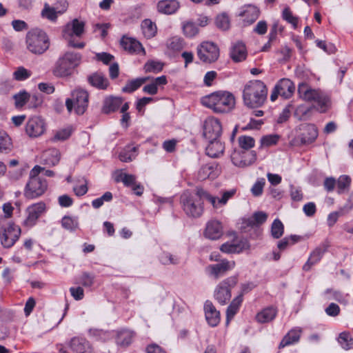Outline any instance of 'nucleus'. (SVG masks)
<instances>
[{
	"label": "nucleus",
	"mask_w": 353,
	"mask_h": 353,
	"mask_svg": "<svg viewBox=\"0 0 353 353\" xmlns=\"http://www.w3.org/2000/svg\"><path fill=\"white\" fill-rule=\"evenodd\" d=\"M221 196L210 194L201 188H196L195 192H185L181 196V204L185 213L190 217H200L204 211L203 200L208 201L214 209H219L226 205L228 200L232 198L235 189L221 191Z\"/></svg>",
	"instance_id": "obj_1"
},
{
	"label": "nucleus",
	"mask_w": 353,
	"mask_h": 353,
	"mask_svg": "<svg viewBox=\"0 0 353 353\" xmlns=\"http://www.w3.org/2000/svg\"><path fill=\"white\" fill-rule=\"evenodd\" d=\"M201 103L216 114H225L234 108L235 99L229 92L217 91L202 97Z\"/></svg>",
	"instance_id": "obj_2"
},
{
	"label": "nucleus",
	"mask_w": 353,
	"mask_h": 353,
	"mask_svg": "<svg viewBox=\"0 0 353 353\" xmlns=\"http://www.w3.org/2000/svg\"><path fill=\"white\" fill-rule=\"evenodd\" d=\"M268 94L266 85L259 80L251 81L244 88V104L250 108L262 105Z\"/></svg>",
	"instance_id": "obj_3"
},
{
	"label": "nucleus",
	"mask_w": 353,
	"mask_h": 353,
	"mask_svg": "<svg viewBox=\"0 0 353 353\" xmlns=\"http://www.w3.org/2000/svg\"><path fill=\"white\" fill-rule=\"evenodd\" d=\"M27 49L32 54H42L50 46V40L47 34L39 28L32 29L26 36Z\"/></svg>",
	"instance_id": "obj_4"
},
{
	"label": "nucleus",
	"mask_w": 353,
	"mask_h": 353,
	"mask_svg": "<svg viewBox=\"0 0 353 353\" xmlns=\"http://www.w3.org/2000/svg\"><path fill=\"white\" fill-rule=\"evenodd\" d=\"M43 170L40 165H35L30 172V180L26 185L25 194L28 198L33 199L41 196L47 188L46 180L38 177Z\"/></svg>",
	"instance_id": "obj_5"
},
{
	"label": "nucleus",
	"mask_w": 353,
	"mask_h": 353,
	"mask_svg": "<svg viewBox=\"0 0 353 353\" xmlns=\"http://www.w3.org/2000/svg\"><path fill=\"white\" fill-rule=\"evenodd\" d=\"M89 103L88 92L81 88H76L72 92L71 98L65 100V105L69 112L74 109L77 114L82 115L86 111Z\"/></svg>",
	"instance_id": "obj_6"
},
{
	"label": "nucleus",
	"mask_w": 353,
	"mask_h": 353,
	"mask_svg": "<svg viewBox=\"0 0 353 353\" xmlns=\"http://www.w3.org/2000/svg\"><path fill=\"white\" fill-rule=\"evenodd\" d=\"M85 23L77 19H73L70 23L64 27L62 34L63 37L68 41V46L75 48H83L85 43L75 42L74 37H81L84 33Z\"/></svg>",
	"instance_id": "obj_7"
},
{
	"label": "nucleus",
	"mask_w": 353,
	"mask_h": 353,
	"mask_svg": "<svg viewBox=\"0 0 353 353\" xmlns=\"http://www.w3.org/2000/svg\"><path fill=\"white\" fill-rule=\"evenodd\" d=\"M237 283V277L230 276L221 281L216 288L214 298L221 304L225 305L231 298V289Z\"/></svg>",
	"instance_id": "obj_8"
},
{
	"label": "nucleus",
	"mask_w": 353,
	"mask_h": 353,
	"mask_svg": "<svg viewBox=\"0 0 353 353\" xmlns=\"http://www.w3.org/2000/svg\"><path fill=\"white\" fill-rule=\"evenodd\" d=\"M21 228L14 224H8L0 228V242L5 248L12 247L19 239Z\"/></svg>",
	"instance_id": "obj_9"
},
{
	"label": "nucleus",
	"mask_w": 353,
	"mask_h": 353,
	"mask_svg": "<svg viewBox=\"0 0 353 353\" xmlns=\"http://www.w3.org/2000/svg\"><path fill=\"white\" fill-rule=\"evenodd\" d=\"M197 56L203 63H210L216 61L219 57L218 46L209 41H204L196 48Z\"/></svg>",
	"instance_id": "obj_10"
},
{
	"label": "nucleus",
	"mask_w": 353,
	"mask_h": 353,
	"mask_svg": "<svg viewBox=\"0 0 353 353\" xmlns=\"http://www.w3.org/2000/svg\"><path fill=\"white\" fill-rule=\"evenodd\" d=\"M234 266V262L226 259L221 260L220 263L209 265L205 268V272L210 278L218 280L223 276L227 272Z\"/></svg>",
	"instance_id": "obj_11"
},
{
	"label": "nucleus",
	"mask_w": 353,
	"mask_h": 353,
	"mask_svg": "<svg viewBox=\"0 0 353 353\" xmlns=\"http://www.w3.org/2000/svg\"><path fill=\"white\" fill-rule=\"evenodd\" d=\"M46 123L41 117L34 116L29 118L26 126V134L31 138L41 136L46 131Z\"/></svg>",
	"instance_id": "obj_12"
},
{
	"label": "nucleus",
	"mask_w": 353,
	"mask_h": 353,
	"mask_svg": "<svg viewBox=\"0 0 353 353\" xmlns=\"http://www.w3.org/2000/svg\"><path fill=\"white\" fill-rule=\"evenodd\" d=\"M222 132V126L219 119L210 117L203 123V135L208 140L219 139Z\"/></svg>",
	"instance_id": "obj_13"
},
{
	"label": "nucleus",
	"mask_w": 353,
	"mask_h": 353,
	"mask_svg": "<svg viewBox=\"0 0 353 353\" xmlns=\"http://www.w3.org/2000/svg\"><path fill=\"white\" fill-rule=\"evenodd\" d=\"M300 134L297 139L301 144L306 145L313 143L317 138L319 132L315 125L311 123H303L299 126Z\"/></svg>",
	"instance_id": "obj_14"
},
{
	"label": "nucleus",
	"mask_w": 353,
	"mask_h": 353,
	"mask_svg": "<svg viewBox=\"0 0 353 353\" xmlns=\"http://www.w3.org/2000/svg\"><path fill=\"white\" fill-rule=\"evenodd\" d=\"M267 218L268 214L264 212H254L251 217L244 219V232L246 228L250 227L253 230L252 238L258 236L261 233L259 227L266 221Z\"/></svg>",
	"instance_id": "obj_15"
},
{
	"label": "nucleus",
	"mask_w": 353,
	"mask_h": 353,
	"mask_svg": "<svg viewBox=\"0 0 353 353\" xmlns=\"http://www.w3.org/2000/svg\"><path fill=\"white\" fill-rule=\"evenodd\" d=\"M46 205L43 202L34 203L27 208L28 216L24 220V225L27 227H32L37 223V219L45 211Z\"/></svg>",
	"instance_id": "obj_16"
},
{
	"label": "nucleus",
	"mask_w": 353,
	"mask_h": 353,
	"mask_svg": "<svg viewBox=\"0 0 353 353\" xmlns=\"http://www.w3.org/2000/svg\"><path fill=\"white\" fill-rule=\"evenodd\" d=\"M221 170L216 163H210L202 165L198 171L197 179L199 181H204L207 179H216L220 174Z\"/></svg>",
	"instance_id": "obj_17"
},
{
	"label": "nucleus",
	"mask_w": 353,
	"mask_h": 353,
	"mask_svg": "<svg viewBox=\"0 0 353 353\" xmlns=\"http://www.w3.org/2000/svg\"><path fill=\"white\" fill-rule=\"evenodd\" d=\"M228 236L232 239L231 242H226L221 245L220 250L227 254L239 253L243 250V244L241 239H238L236 232L230 231Z\"/></svg>",
	"instance_id": "obj_18"
},
{
	"label": "nucleus",
	"mask_w": 353,
	"mask_h": 353,
	"mask_svg": "<svg viewBox=\"0 0 353 353\" xmlns=\"http://www.w3.org/2000/svg\"><path fill=\"white\" fill-rule=\"evenodd\" d=\"M223 234V225L221 221L212 219L210 220L205 226L204 236L211 240L219 239Z\"/></svg>",
	"instance_id": "obj_19"
},
{
	"label": "nucleus",
	"mask_w": 353,
	"mask_h": 353,
	"mask_svg": "<svg viewBox=\"0 0 353 353\" xmlns=\"http://www.w3.org/2000/svg\"><path fill=\"white\" fill-rule=\"evenodd\" d=\"M68 345L74 353H94L90 343L84 338L74 336L70 339Z\"/></svg>",
	"instance_id": "obj_20"
},
{
	"label": "nucleus",
	"mask_w": 353,
	"mask_h": 353,
	"mask_svg": "<svg viewBox=\"0 0 353 353\" xmlns=\"http://www.w3.org/2000/svg\"><path fill=\"white\" fill-rule=\"evenodd\" d=\"M61 154L56 148H49L44 150L39 157L40 163L52 167L58 164L60 161Z\"/></svg>",
	"instance_id": "obj_21"
},
{
	"label": "nucleus",
	"mask_w": 353,
	"mask_h": 353,
	"mask_svg": "<svg viewBox=\"0 0 353 353\" xmlns=\"http://www.w3.org/2000/svg\"><path fill=\"white\" fill-rule=\"evenodd\" d=\"M74 70L72 66L60 57L54 64L52 73L57 77L65 78L70 77Z\"/></svg>",
	"instance_id": "obj_22"
},
{
	"label": "nucleus",
	"mask_w": 353,
	"mask_h": 353,
	"mask_svg": "<svg viewBox=\"0 0 353 353\" xmlns=\"http://www.w3.org/2000/svg\"><path fill=\"white\" fill-rule=\"evenodd\" d=\"M204 311L208 324L212 327L216 326L220 322V312L216 309L211 301H205Z\"/></svg>",
	"instance_id": "obj_23"
},
{
	"label": "nucleus",
	"mask_w": 353,
	"mask_h": 353,
	"mask_svg": "<svg viewBox=\"0 0 353 353\" xmlns=\"http://www.w3.org/2000/svg\"><path fill=\"white\" fill-rule=\"evenodd\" d=\"M320 92V90L312 88L305 82L300 83L298 85V93L300 97L307 101H313Z\"/></svg>",
	"instance_id": "obj_24"
},
{
	"label": "nucleus",
	"mask_w": 353,
	"mask_h": 353,
	"mask_svg": "<svg viewBox=\"0 0 353 353\" xmlns=\"http://www.w3.org/2000/svg\"><path fill=\"white\" fill-rule=\"evenodd\" d=\"M121 45L125 50L130 53L137 54H145V51L142 44L137 40L132 38H123L121 41Z\"/></svg>",
	"instance_id": "obj_25"
},
{
	"label": "nucleus",
	"mask_w": 353,
	"mask_h": 353,
	"mask_svg": "<svg viewBox=\"0 0 353 353\" xmlns=\"http://www.w3.org/2000/svg\"><path fill=\"white\" fill-rule=\"evenodd\" d=\"M276 85V89L279 90L280 96L284 99L290 98L295 90L294 83L289 79H281Z\"/></svg>",
	"instance_id": "obj_26"
},
{
	"label": "nucleus",
	"mask_w": 353,
	"mask_h": 353,
	"mask_svg": "<svg viewBox=\"0 0 353 353\" xmlns=\"http://www.w3.org/2000/svg\"><path fill=\"white\" fill-rule=\"evenodd\" d=\"M88 81L92 86L99 90H105L109 85L108 79L102 73L98 72L88 76Z\"/></svg>",
	"instance_id": "obj_27"
},
{
	"label": "nucleus",
	"mask_w": 353,
	"mask_h": 353,
	"mask_svg": "<svg viewBox=\"0 0 353 353\" xmlns=\"http://www.w3.org/2000/svg\"><path fill=\"white\" fill-rule=\"evenodd\" d=\"M180 7L177 0H161L157 4V10L159 12L165 14L174 13Z\"/></svg>",
	"instance_id": "obj_28"
},
{
	"label": "nucleus",
	"mask_w": 353,
	"mask_h": 353,
	"mask_svg": "<svg viewBox=\"0 0 353 353\" xmlns=\"http://www.w3.org/2000/svg\"><path fill=\"white\" fill-rule=\"evenodd\" d=\"M327 247L325 245L317 247L311 254L305 264L303 265V269L305 271H308L311 267L318 263L322 258L324 253L326 252Z\"/></svg>",
	"instance_id": "obj_29"
},
{
	"label": "nucleus",
	"mask_w": 353,
	"mask_h": 353,
	"mask_svg": "<svg viewBox=\"0 0 353 353\" xmlns=\"http://www.w3.org/2000/svg\"><path fill=\"white\" fill-rule=\"evenodd\" d=\"M224 145L218 139L209 140V144L206 147V154L212 158H217L224 152Z\"/></svg>",
	"instance_id": "obj_30"
},
{
	"label": "nucleus",
	"mask_w": 353,
	"mask_h": 353,
	"mask_svg": "<svg viewBox=\"0 0 353 353\" xmlns=\"http://www.w3.org/2000/svg\"><path fill=\"white\" fill-rule=\"evenodd\" d=\"M301 332L302 330L300 327H294L290 330L283 338L279 344V347H284L298 343L300 339Z\"/></svg>",
	"instance_id": "obj_31"
},
{
	"label": "nucleus",
	"mask_w": 353,
	"mask_h": 353,
	"mask_svg": "<svg viewBox=\"0 0 353 353\" xmlns=\"http://www.w3.org/2000/svg\"><path fill=\"white\" fill-rule=\"evenodd\" d=\"M312 102H314V108L321 113L327 112L331 106L330 98L322 91L319 93L318 97Z\"/></svg>",
	"instance_id": "obj_32"
},
{
	"label": "nucleus",
	"mask_w": 353,
	"mask_h": 353,
	"mask_svg": "<svg viewBox=\"0 0 353 353\" xmlns=\"http://www.w3.org/2000/svg\"><path fill=\"white\" fill-rule=\"evenodd\" d=\"M122 99L113 96L106 97L103 101L102 112L105 114L116 111L122 104Z\"/></svg>",
	"instance_id": "obj_33"
},
{
	"label": "nucleus",
	"mask_w": 353,
	"mask_h": 353,
	"mask_svg": "<svg viewBox=\"0 0 353 353\" xmlns=\"http://www.w3.org/2000/svg\"><path fill=\"white\" fill-rule=\"evenodd\" d=\"M61 1L63 3V8L61 10H57V9L50 7L48 3H45L41 12L42 17L51 21L55 20L57 17V14H62L67 8L65 1L63 0Z\"/></svg>",
	"instance_id": "obj_34"
},
{
	"label": "nucleus",
	"mask_w": 353,
	"mask_h": 353,
	"mask_svg": "<svg viewBox=\"0 0 353 353\" xmlns=\"http://www.w3.org/2000/svg\"><path fill=\"white\" fill-rule=\"evenodd\" d=\"M141 30L143 34L146 39L154 37L157 32V28L155 23L150 19H144L141 23Z\"/></svg>",
	"instance_id": "obj_35"
},
{
	"label": "nucleus",
	"mask_w": 353,
	"mask_h": 353,
	"mask_svg": "<svg viewBox=\"0 0 353 353\" xmlns=\"http://www.w3.org/2000/svg\"><path fill=\"white\" fill-rule=\"evenodd\" d=\"M259 9L253 5H248L244 7V22L249 24L254 22L259 17Z\"/></svg>",
	"instance_id": "obj_36"
},
{
	"label": "nucleus",
	"mask_w": 353,
	"mask_h": 353,
	"mask_svg": "<svg viewBox=\"0 0 353 353\" xmlns=\"http://www.w3.org/2000/svg\"><path fill=\"white\" fill-rule=\"evenodd\" d=\"M243 298L242 296L240 294L236 298H235L230 305L228 306L227 309V313H226V323L228 324L230 321L234 317V316L236 314L237 311L239 309V307L242 303Z\"/></svg>",
	"instance_id": "obj_37"
},
{
	"label": "nucleus",
	"mask_w": 353,
	"mask_h": 353,
	"mask_svg": "<svg viewBox=\"0 0 353 353\" xmlns=\"http://www.w3.org/2000/svg\"><path fill=\"white\" fill-rule=\"evenodd\" d=\"M276 314V311L274 307H268L258 313L256 320L262 323H268L273 320Z\"/></svg>",
	"instance_id": "obj_38"
},
{
	"label": "nucleus",
	"mask_w": 353,
	"mask_h": 353,
	"mask_svg": "<svg viewBox=\"0 0 353 353\" xmlns=\"http://www.w3.org/2000/svg\"><path fill=\"white\" fill-rule=\"evenodd\" d=\"M148 77L137 78L127 82L126 85L122 88L123 92L131 93L148 80Z\"/></svg>",
	"instance_id": "obj_39"
},
{
	"label": "nucleus",
	"mask_w": 353,
	"mask_h": 353,
	"mask_svg": "<svg viewBox=\"0 0 353 353\" xmlns=\"http://www.w3.org/2000/svg\"><path fill=\"white\" fill-rule=\"evenodd\" d=\"M61 57L74 69L80 64L81 60V55L79 53L70 51L64 53Z\"/></svg>",
	"instance_id": "obj_40"
},
{
	"label": "nucleus",
	"mask_w": 353,
	"mask_h": 353,
	"mask_svg": "<svg viewBox=\"0 0 353 353\" xmlns=\"http://www.w3.org/2000/svg\"><path fill=\"white\" fill-rule=\"evenodd\" d=\"M137 147L126 146L119 154V158L123 162H130L137 157Z\"/></svg>",
	"instance_id": "obj_41"
},
{
	"label": "nucleus",
	"mask_w": 353,
	"mask_h": 353,
	"mask_svg": "<svg viewBox=\"0 0 353 353\" xmlns=\"http://www.w3.org/2000/svg\"><path fill=\"white\" fill-rule=\"evenodd\" d=\"M166 46L169 50L173 52H178L183 48L184 41L183 39L179 37H173L168 39Z\"/></svg>",
	"instance_id": "obj_42"
},
{
	"label": "nucleus",
	"mask_w": 353,
	"mask_h": 353,
	"mask_svg": "<svg viewBox=\"0 0 353 353\" xmlns=\"http://www.w3.org/2000/svg\"><path fill=\"white\" fill-rule=\"evenodd\" d=\"M117 182L121 181L125 186L132 187L136 184V177L134 175L119 172L115 177Z\"/></svg>",
	"instance_id": "obj_43"
},
{
	"label": "nucleus",
	"mask_w": 353,
	"mask_h": 353,
	"mask_svg": "<svg viewBox=\"0 0 353 353\" xmlns=\"http://www.w3.org/2000/svg\"><path fill=\"white\" fill-rule=\"evenodd\" d=\"M132 333L128 330H123L118 333L117 343L121 346H127L131 343Z\"/></svg>",
	"instance_id": "obj_44"
},
{
	"label": "nucleus",
	"mask_w": 353,
	"mask_h": 353,
	"mask_svg": "<svg viewBox=\"0 0 353 353\" xmlns=\"http://www.w3.org/2000/svg\"><path fill=\"white\" fill-rule=\"evenodd\" d=\"M230 57L235 62L241 61L243 59V43L241 41H238L232 46Z\"/></svg>",
	"instance_id": "obj_45"
},
{
	"label": "nucleus",
	"mask_w": 353,
	"mask_h": 353,
	"mask_svg": "<svg viewBox=\"0 0 353 353\" xmlns=\"http://www.w3.org/2000/svg\"><path fill=\"white\" fill-rule=\"evenodd\" d=\"M284 226L282 222L276 219L271 225V235L274 239H279L283 234Z\"/></svg>",
	"instance_id": "obj_46"
},
{
	"label": "nucleus",
	"mask_w": 353,
	"mask_h": 353,
	"mask_svg": "<svg viewBox=\"0 0 353 353\" xmlns=\"http://www.w3.org/2000/svg\"><path fill=\"white\" fill-rule=\"evenodd\" d=\"M338 341L341 347L345 350L353 348V339L348 332H342L340 334Z\"/></svg>",
	"instance_id": "obj_47"
},
{
	"label": "nucleus",
	"mask_w": 353,
	"mask_h": 353,
	"mask_svg": "<svg viewBox=\"0 0 353 353\" xmlns=\"http://www.w3.org/2000/svg\"><path fill=\"white\" fill-rule=\"evenodd\" d=\"M182 28L183 34L188 37H193L199 32L196 24L192 21L184 22Z\"/></svg>",
	"instance_id": "obj_48"
},
{
	"label": "nucleus",
	"mask_w": 353,
	"mask_h": 353,
	"mask_svg": "<svg viewBox=\"0 0 353 353\" xmlns=\"http://www.w3.org/2000/svg\"><path fill=\"white\" fill-rule=\"evenodd\" d=\"M163 64L159 61H148L144 65L146 72L157 73L163 70Z\"/></svg>",
	"instance_id": "obj_49"
},
{
	"label": "nucleus",
	"mask_w": 353,
	"mask_h": 353,
	"mask_svg": "<svg viewBox=\"0 0 353 353\" xmlns=\"http://www.w3.org/2000/svg\"><path fill=\"white\" fill-rule=\"evenodd\" d=\"M265 185V179L264 178H259L251 188V192L254 196L258 197L262 195L263 188Z\"/></svg>",
	"instance_id": "obj_50"
},
{
	"label": "nucleus",
	"mask_w": 353,
	"mask_h": 353,
	"mask_svg": "<svg viewBox=\"0 0 353 353\" xmlns=\"http://www.w3.org/2000/svg\"><path fill=\"white\" fill-rule=\"evenodd\" d=\"M216 27L221 30H227L230 28V19L227 14H219L215 19Z\"/></svg>",
	"instance_id": "obj_51"
},
{
	"label": "nucleus",
	"mask_w": 353,
	"mask_h": 353,
	"mask_svg": "<svg viewBox=\"0 0 353 353\" xmlns=\"http://www.w3.org/2000/svg\"><path fill=\"white\" fill-rule=\"evenodd\" d=\"M13 98L16 107L21 108L30 99V95L25 90H23L14 94Z\"/></svg>",
	"instance_id": "obj_52"
},
{
	"label": "nucleus",
	"mask_w": 353,
	"mask_h": 353,
	"mask_svg": "<svg viewBox=\"0 0 353 353\" xmlns=\"http://www.w3.org/2000/svg\"><path fill=\"white\" fill-rule=\"evenodd\" d=\"M112 199V194L110 192H105L101 197L94 199L92 205L94 208L98 209L101 207L104 202H110Z\"/></svg>",
	"instance_id": "obj_53"
},
{
	"label": "nucleus",
	"mask_w": 353,
	"mask_h": 353,
	"mask_svg": "<svg viewBox=\"0 0 353 353\" xmlns=\"http://www.w3.org/2000/svg\"><path fill=\"white\" fill-rule=\"evenodd\" d=\"M350 182L351 179L348 176H341L336 182L338 192L339 194L343 193L346 189L349 188Z\"/></svg>",
	"instance_id": "obj_54"
},
{
	"label": "nucleus",
	"mask_w": 353,
	"mask_h": 353,
	"mask_svg": "<svg viewBox=\"0 0 353 353\" xmlns=\"http://www.w3.org/2000/svg\"><path fill=\"white\" fill-rule=\"evenodd\" d=\"M159 260L163 265H175L179 263V261L177 256H174L168 252H163L159 256Z\"/></svg>",
	"instance_id": "obj_55"
},
{
	"label": "nucleus",
	"mask_w": 353,
	"mask_h": 353,
	"mask_svg": "<svg viewBox=\"0 0 353 353\" xmlns=\"http://www.w3.org/2000/svg\"><path fill=\"white\" fill-rule=\"evenodd\" d=\"M13 76L17 81H24L31 76V72L23 67H19L13 73Z\"/></svg>",
	"instance_id": "obj_56"
},
{
	"label": "nucleus",
	"mask_w": 353,
	"mask_h": 353,
	"mask_svg": "<svg viewBox=\"0 0 353 353\" xmlns=\"http://www.w3.org/2000/svg\"><path fill=\"white\" fill-rule=\"evenodd\" d=\"M61 225L66 230H73L77 228L78 221L75 219L65 216L61 220Z\"/></svg>",
	"instance_id": "obj_57"
},
{
	"label": "nucleus",
	"mask_w": 353,
	"mask_h": 353,
	"mask_svg": "<svg viewBox=\"0 0 353 353\" xmlns=\"http://www.w3.org/2000/svg\"><path fill=\"white\" fill-rule=\"evenodd\" d=\"M282 16L283 19L291 23L294 28L296 27L298 23V18L293 16L290 9L288 7L283 10Z\"/></svg>",
	"instance_id": "obj_58"
},
{
	"label": "nucleus",
	"mask_w": 353,
	"mask_h": 353,
	"mask_svg": "<svg viewBox=\"0 0 353 353\" xmlns=\"http://www.w3.org/2000/svg\"><path fill=\"white\" fill-rule=\"evenodd\" d=\"M326 293H331L332 299L341 303L347 304L348 302L347 295H345L341 292L327 290Z\"/></svg>",
	"instance_id": "obj_59"
},
{
	"label": "nucleus",
	"mask_w": 353,
	"mask_h": 353,
	"mask_svg": "<svg viewBox=\"0 0 353 353\" xmlns=\"http://www.w3.org/2000/svg\"><path fill=\"white\" fill-rule=\"evenodd\" d=\"M279 139V136L277 134H270L264 136L261 139V145L265 146H270L275 145Z\"/></svg>",
	"instance_id": "obj_60"
},
{
	"label": "nucleus",
	"mask_w": 353,
	"mask_h": 353,
	"mask_svg": "<svg viewBox=\"0 0 353 353\" xmlns=\"http://www.w3.org/2000/svg\"><path fill=\"white\" fill-rule=\"evenodd\" d=\"M256 159V153L254 150H244V165H250Z\"/></svg>",
	"instance_id": "obj_61"
},
{
	"label": "nucleus",
	"mask_w": 353,
	"mask_h": 353,
	"mask_svg": "<svg viewBox=\"0 0 353 353\" xmlns=\"http://www.w3.org/2000/svg\"><path fill=\"white\" fill-rule=\"evenodd\" d=\"M12 28L17 32L27 30L28 29V23L20 19L13 20L11 23Z\"/></svg>",
	"instance_id": "obj_62"
},
{
	"label": "nucleus",
	"mask_w": 353,
	"mask_h": 353,
	"mask_svg": "<svg viewBox=\"0 0 353 353\" xmlns=\"http://www.w3.org/2000/svg\"><path fill=\"white\" fill-rule=\"evenodd\" d=\"M316 44L319 48L329 54L334 53L336 51V47L332 43L327 45L325 41L318 39L316 41Z\"/></svg>",
	"instance_id": "obj_63"
},
{
	"label": "nucleus",
	"mask_w": 353,
	"mask_h": 353,
	"mask_svg": "<svg viewBox=\"0 0 353 353\" xmlns=\"http://www.w3.org/2000/svg\"><path fill=\"white\" fill-rule=\"evenodd\" d=\"M94 278L93 275L83 272L80 277V283L85 287H90L94 283Z\"/></svg>",
	"instance_id": "obj_64"
}]
</instances>
